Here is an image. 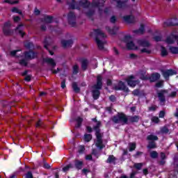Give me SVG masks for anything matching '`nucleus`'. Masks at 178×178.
Instances as JSON below:
<instances>
[{"instance_id":"1","label":"nucleus","mask_w":178,"mask_h":178,"mask_svg":"<svg viewBox=\"0 0 178 178\" xmlns=\"http://www.w3.org/2000/svg\"><path fill=\"white\" fill-rule=\"evenodd\" d=\"M104 3L105 0H95L92 3H90L88 0H81L79 2V6H75L74 0H72V3H70V8L71 9H81L83 8L87 16H92L95 10H99V8H102Z\"/></svg>"},{"instance_id":"2","label":"nucleus","mask_w":178,"mask_h":178,"mask_svg":"<svg viewBox=\"0 0 178 178\" xmlns=\"http://www.w3.org/2000/svg\"><path fill=\"white\" fill-rule=\"evenodd\" d=\"M124 42L127 44V49H139L142 54H149L151 52V49H149V42L147 40H138V46H136L131 40V37L127 35L124 38Z\"/></svg>"},{"instance_id":"3","label":"nucleus","mask_w":178,"mask_h":178,"mask_svg":"<svg viewBox=\"0 0 178 178\" xmlns=\"http://www.w3.org/2000/svg\"><path fill=\"white\" fill-rule=\"evenodd\" d=\"M95 126L94 127V129L96 130V137L97 139L95 141V145L99 149H102V148H105V145H104V143L102 142V136H104L103 134H101L99 130V127H101V122L96 121L95 119H94Z\"/></svg>"},{"instance_id":"4","label":"nucleus","mask_w":178,"mask_h":178,"mask_svg":"<svg viewBox=\"0 0 178 178\" xmlns=\"http://www.w3.org/2000/svg\"><path fill=\"white\" fill-rule=\"evenodd\" d=\"M94 34L96 35V42L99 49H104V46L106 44V41L104 38H106V35L100 29H95Z\"/></svg>"},{"instance_id":"5","label":"nucleus","mask_w":178,"mask_h":178,"mask_svg":"<svg viewBox=\"0 0 178 178\" xmlns=\"http://www.w3.org/2000/svg\"><path fill=\"white\" fill-rule=\"evenodd\" d=\"M102 88V76L99 75L97 76V84L92 87V94L94 99H98L99 97V90Z\"/></svg>"},{"instance_id":"6","label":"nucleus","mask_w":178,"mask_h":178,"mask_svg":"<svg viewBox=\"0 0 178 178\" xmlns=\"http://www.w3.org/2000/svg\"><path fill=\"white\" fill-rule=\"evenodd\" d=\"M113 122H114V123H117L123 126L124 124H127V122H129V118H127V116L123 113H118L113 118Z\"/></svg>"},{"instance_id":"7","label":"nucleus","mask_w":178,"mask_h":178,"mask_svg":"<svg viewBox=\"0 0 178 178\" xmlns=\"http://www.w3.org/2000/svg\"><path fill=\"white\" fill-rule=\"evenodd\" d=\"M126 81L128 86H129V87H132L133 88L136 87V84H138V81L136 80V78L133 75L129 76L126 79Z\"/></svg>"},{"instance_id":"8","label":"nucleus","mask_w":178,"mask_h":178,"mask_svg":"<svg viewBox=\"0 0 178 178\" xmlns=\"http://www.w3.org/2000/svg\"><path fill=\"white\" fill-rule=\"evenodd\" d=\"M178 19L177 17H173L170 19H167L163 23L164 27H169V26H177Z\"/></svg>"},{"instance_id":"9","label":"nucleus","mask_w":178,"mask_h":178,"mask_svg":"<svg viewBox=\"0 0 178 178\" xmlns=\"http://www.w3.org/2000/svg\"><path fill=\"white\" fill-rule=\"evenodd\" d=\"M178 35H176L175 32H172L170 36H168L165 40L167 44H175V41L177 40Z\"/></svg>"},{"instance_id":"10","label":"nucleus","mask_w":178,"mask_h":178,"mask_svg":"<svg viewBox=\"0 0 178 178\" xmlns=\"http://www.w3.org/2000/svg\"><path fill=\"white\" fill-rule=\"evenodd\" d=\"M175 74H177V72L172 70H166L163 71V76L166 80L169 79L170 76H175Z\"/></svg>"},{"instance_id":"11","label":"nucleus","mask_w":178,"mask_h":178,"mask_svg":"<svg viewBox=\"0 0 178 178\" xmlns=\"http://www.w3.org/2000/svg\"><path fill=\"white\" fill-rule=\"evenodd\" d=\"M115 90H122V91H129V88L126 87L124 83L120 81L118 86L115 87Z\"/></svg>"},{"instance_id":"12","label":"nucleus","mask_w":178,"mask_h":178,"mask_svg":"<svg viewBox=\"0 0 178 178\" xmlns=\"http://www.w3.org/2000/svg\"><path fill=\"white\" fill-rule=\"evenodd\" d=\"M165 94H166V91L165 90H161L158 92V97L161 105H163V104H165Z\"/></svg>"},{"instance_id":"13","label":"nucleus","mask_w":178,"mask_h":178,"mask_svg":"<svg viewBox=\"0 0 178 178\" xmlns=\"http://www.w3.org/2000/svg\"><path fill=\"white\" fill-rule=\"evenodd\" d=\"M9 27H10V23L6 22L3 27V32L5 35H9L10 34V29H9Z\"/></svg>"},{"instance_id":"14","label":"nucleus","mask_w":178,"mask_h":178,"mask_svg":"<svg viewBox=\"0 0 178 178\" xmlns=\"http://www.w3.org/2000/svg\"><path fill=\"white\" fill-rule=\"evenodd\" d=\"M123 20L126 22V23H134L136 19L134 16L133 15H127L123 17Z\"/></svg>"},{"instance_id":"15","label":"nucleus","mask_w":178,"mask_h":178,"mask_svg":"<svg viewBox=\"0 0 178 178\" xmlns=\"http://www.w3.org/2000/svg\"><path fill=\"white\" fill-rule=\"evenodd\" d=\"M72 44H73L72 40L61 41V45L63 48H69V47H72Z\"/></svg>"},{"instance_id":"16","label":"nucleus","mask_w":178,"mask_h":178,"mask_svg":"<svg viewBox=\"0 0 178 178\" xmlns=\"http://www.w3.org/2000/svg\"><path fill=\"white\" fill-rule=\"evenodd\" d=\"M37 56V54L33 52V51H30L29 52L25 53V58L26 59H34Z\"/></svg>"},{"instance_id":"17","label":"nucleus","mask_w":178,"mask_h":178,"mask_svg":"<svg viewBox=\"0 0 178 178\" xmlns=\"http://www.w3.org/2000/svg\"><path fill=\"white\" fill-rule=\"evenodd\" d=\"M44 62H47V63H48V65H50L51 67H55V66H56V63H55V60H54V59L52 58H45Z\"/></svg>"},{"instance_id":"18","label":"nucleus","mask_w":178,"mask_h":178,"mask_svg":"<svg viewBox=\"0 0 178 178\" xmlns=\"http://www.w3.org/2000/svg\"><path fill=\"white\" fill-rule=\"evenodd\" d=\"M160 77H161V74H159L158 73H154V74H152V76L149 78V80L152 82L156 81V80H159V79H160Z\"/></svg>"},{"instance_id":"19","label":"nucleus","mask_w":178,"mask_h":178,"mask_svg":"<svg viewBox=\"0 0 178 178\" xmlns=\"http://www.w3.org/2000/svg\"><path fill=\"white\" fill-rule=\"evenodd\" d=\"M23 25L20 24L18 27L16 29V32L19 33L21 36L24 37V32H23L22 29Z\"/></svg>"},{"instance_id":"20","label":"nucleus","mask_w":178,"mask_h":178,"mask_svg":"<svg viewBox=\"0 0 178 178\" xmlns=\"http://www.w3.org/2000/svg\"><path fill=\"white\" fill-rule=\"evenodd\" d=\"M116 158L113 155H110L107 159V163H115Z\"/></svg>"},{"instance_id":"21","label":"nucleus","mask_w":178,"mask_h":178,"mask_svg":"<svg viewBox=\"0 0 178 178\" xmlns=\"http://www.w3.org/2000/svg\"><path fill=\"white\" fill-rule=\"evenodd\" d=\"M67 17H68L69 23L72 24V20H74V18L76 17V16L74 15V13L73 12H70L68 14Z\"/></svg>"},{"instance_id":"22","label":"nucleus","mask_w":178,"mask_h":178,"mask_svg":"<svg viewBox=\"0 0 178 178\" xmlns=\"http://www.w3.org/2000/svg\"><path fill=\"white\" fill-rule=\"evenodd\" d=\"M75 166L77 169H81V168H83V161L80 160H76Z\"/></svg>"},{"instance_id":"23","label":"nucleus","mask_w":178,"mask_h":178,"mask_svg":"<svg viewBox=\"0 0 178 178\" xmlns=\"http://www.w3.org/2000/svg\"><path fill=\"white\" fill-rule=\"evenodd\" d=\"M147 140H149V141H156L158 140V136L154 134H150L147 136Z\"/></svg>"},{"instance_id":"24","label":"nucleus","mask_w":178,"mask_h":178,"mask_svg":"<svg viewBox=\"0 0 178 178\" xmlns=\"http://www.w3.org/2000/svg\"><path fill=\"white\" fill-rule=\"evenodd\" d=\"M88 65V60L84 59L82 60L81 63V67L83 70H86V69H87V66Z\"/></svg>"},{"instance_id":"25","label":"nucleus","mask_w":178,"mask_h":178,"mask_svg":"<svg viewBox=\"0 0 178 178\" xmlns=\"http://www.w3.org/2000/svg\"><path fill=\"white\" fill-rule=\"evenodd\" d=\"M170 51L171 54H178V47H170Z\"/></svg>"},{"instance_id":"26","label":"nucleus","mask_w":178,"mask_h":178,"mask_svg":"<svg viewBox=\"0 0 178 178\" xmlns=\"http://www.w3.org/2000/svg\"><path fill=\"white\" fill-rule=\"evenodd\" d=\"M92 140V136L91 134H85L84 135V140L87 143L91 141Z\"/></svg>"},{"instance_id":"27","label":"nucleus","mask_w":178,"mask_h":178,"mask_svg":"<svg viewBox=\"0 0 178 178\" xmlns=\"http://www.w3.org/2000/svg\"><path fill=\"white\" fill-rule=\"evenodd\" d=\"M130 120L132 122H138V120H140V116L138 115H134L133 117L130 118Z\"/></svg>"},{"instance_id":"28","label":"nucleus","mask_w":178,"mask_h":178,"mask_svg":"<svg viewBox=\"0 0 178 178\" xmlns=\"http://www.w3.org/2000/svg\"><path fill=\"white\" fill-rule=\"evenodd\" d=\"M44 23H52V17L45 16L44 19Z\"/></svg>"},{"instance_id":"29","label":"nucleus","mask_w":178,"mask_h":178,"mask_svg":"<svg viewBox=\"0 0 178 178\" xmlns=\"http://www.w3.org/2000/svg\"><path fill=\"white\" fill-rule=\"evenodd\" d=\"M6 3H9L10 5H14L15 3H17L19 2L17 0H4Z\"/></svg>"},{"instance_id":"30","label":"nucleus","mask_w":178,"mask_h":178,"mask_svg":"<svg viewBox=\"0 0 178 178\" xmlns=\"http://www.w3.org/2000/svg\"><path fill=\"white\" fill-rule=\"evenodd\" d=\"M147 148L154 149L156 148V144L154 142H150L147 146Z\"/></svg>"},{"instance_id":"31","label":"nucleus","mask_w":178,"mask_h":178,"mask_svg":"<svg viewBox=\"0 0 178 178\" xmlns=\"http://www.w3.org/2000/svg\"><path fill=\"white\" fill-rule=\"evenodd\" d=\"M72 88H73L74 91H75V92H79V91H80V89L77 86L76 83H72Z\"/></svg>"},{"instance_id":"32","label":"nucleus","mask_w":178,"mask_h":178,"mask_svg":"<svg viewBox=\"0 0 178 178\" xmlns=\"http://www.w3.org/2000/svg\"><path fill=\"white\" fill-rule=\"evenodd\" d=\"M174 167L175 172L178 173V159H175L174 161Z\"/></svg>"},{"instance_id":"33","label":"nucleus","mask_w":178,"mask_h":178,"mask_svg":"<svg viewBox=\"0 0 178 178\" xmlns=\"http://www.w3.org/2000/svg\"><path fill=\"white\" fill-rule=\"evenodd\" d=\"M136 149V143H129V151H134Z\"/></svg>"},{"instance_id":"34","label":"nucleus","mask_w":178,"mask_h":178,"mask_svg":"<svg viewBox=\"0 0 178 178\" xmlns=\"http://www.w3.org/2000/svg\"><path fill=\"white\" fill-rule=\"evenodd\" d=\"M151 120L153 123H156V124H158L160 122L159 118L155 116L152 117L151 118Z\"/></svg>"},{"instance_id":"35","label":"nucleus","mask_w":178,"mask_h":178,"mask_svg":"<svg viewBox=\"0 0 178 178\" xmlns=\"http://www.w3.org/2000/svg\"><path fill=\"white\" fill-rule=\"evenodd\" d=\"M72 168H73V165L72 164H68L67 165H66L65 167H64L63 168V170L64 172H67V170H69V169H72Z\"/></svg>"},{"instance_id":"36","label":"nucleus","mask_w":178,"mask_h":178,"mask_svg":"<svg viewBox=\"0 0 178 178\" xmlns=\"http://www.w3.org/2000/svg\"><path fill=\"white\" fill-rule=\"evenodd\" d=\"M79 73V65H75L73 67V74H77Z\"/></svg>"},{"instance_id":"37","label":"nucleus","mask_w":178,"mask_h":178,"mask_svg":"<svg viewBox=\"0 0 178 178\" xmlns=\"http://www.w3.org/2000/svg\"><path fill=\"white\" fill-rule=\"evenodd\" d=\"M106 30H107L109 34H116V31H115L114 29H111L109 26H107L106 28Z\"/></svg>"},{"instance_id":"38","label":"nucleus","mask_w":178,"mask_h":178,"mask_svg":"<svg viewBox=\"0 0 178 178\" xmlns=\"http://www.w3.org/2000/svg\"><path fill=\"white\" fill-rule=\"evenodd\" d=\"M150 156H151L152 158H154V159L158 158V152H155V151L151 152V153H150Z\"/></svg>"},{"instance_id":"39","label":"nucleus","mask_w":178,"mask_h":178,"mask_svg":"<svg viewBox=\"0 0 178 178\" xmlns=\"http://www.w3.org/2000/svg\"><path fill=\"white\" fill-rule=\"evenodd\" d=\"M161 55L162 56H166L168 55V51L165 47L161 48Z\"/></svg>"},{"instance_id":"40","label":"nucleus","mask_w":178,"mask_h":178,"mask_svg":"<svg viewBox=\"0 0 178 178\" xmlns=\"http://www.w3.org/2000/svg\"><path fill=\"white\" fill-rule=\"evenodd\" d=\"M116 1L118 6H122V3H124L125 2H127V0H115Z\"/></svg>"},{"instance_id":"41","label":"nucleus","mask_w":178,"mask_h":178,"mask_svg":"<svg viewBox=\"0 0 178 178\" xmlns=\"http://www.w3.org/2000/svg\"><path fill=\"white\" fill-rule=\"evenodd\" d=\"M83 122V119L82 118H78L76 119V127H80V126H81V122Z\"/></svg>"},{"instance_id":"42","label":"nucleus","mask_w":178,"mask_h":178,"mask_svg":"<svg viewBox=\"0 0 178 178\" xmlns=\"http://www.w3.org/2000/svg\"><path fill=\"white\" fill-rule=\"evenodd\" d=\"M161 133H164L165 134H166L167 133H169V129L166 127H164L161 128Z\"/></svg>"},{"instance_id":"43","label":"nucleus","mask_w":178,"mask_h":178,"mask_svg":"<svg viewBox=\"0 0 178 178\" xmlns=\"http://www.w3.org/2000/svg\"><path fill=\"white\" fill-rule=\"evenodd\" d=\"M12 12H13L14 13H19V15H22V11H19L17 8H13L12 9Z\"/></svg>"},{"instance_id":"44","label":"nucleus","mask_w":178,"mask_h":178,"mask_svg":"<svg viewBox=\"0 0 178 178\" xmlns=\"http://www.w3.org/2000/svg\"><path fill=\"white\" fill-rule=\"evenodd\" d=\"M134 168L136 169H141V168H143V163H135Z\"/></svg>"},{"instance_id":"45","label":"nucleus","mask_w":178,"mask_h":178,"mask_svg":"<svg viewBox=\"0 0 178 178\" xmlns=\"http://www.w3.org/2000/svg\"><path fill=\"white\" fill-rule=\"evenodd\" d=\"M19 63L22 65V66H27V61L26 60H20Z\"/></svg>"},{"instance_id":"46","label":"nucleus","mask_w":178,"mask_h":178,"mask_svg":"<svg viewBox=\"0 0 178 178\" xmlns=\"http://www.w3.org/2000/svg\"><path fill=\"white\" fill-rule=\"evenodd\" d=\"M162 86H163V81H161L156 84V87L158 88L162 87Z\"/></svg>"},{"instance_id":"47","label":"nucleus","mask_w":178,"mask_h":178,"mask_svg":"<svg viewBox=\"0 0 178 178\" xmlns=\"http://www.w3.org/2000/svg\"><path fill=\"white\" fill-rule=\"evenodd\" d=\"M138 33L140 34H143L144 33V25H141L140 29L138 30Z\"/></svg>"},{"instance_id":"48","label":"nucleus","mask_w":178,"mask_h":178,"mask_svg":"<svg viewBox=\"0 0 178 178\" xmlns=\"http://www.w3.org/2000/svg\"><path fill=\"white\" fill-rule=\"evenodd\" d=\"M25 178H33V174L31 172H29L26 175Z\"/></svg>"},{"instance_id":"49","label":"nucleus","mask_w":178,"mask_h":178,"mask_svg":"<svg viewBox=\"0 0 178 178\" xmlns=\"http://www.w3.org/2000/svg\"><path fill=\"white\" fill-rule=\"evenodd\" d=\"M17 52H19V50H13V51H12L11 52H10V55L12 56H15V55H16V53Z\"/></svg>"},{"instance_id":"50","label":"nucleus","mask_w":178,"mask_h":178,"mask_svg":"<svg viewBox=\"0 0 178 178\" xmlns=\"http://www.w3.org/2000/svg\"><path fill=\"white\" fill-rule=\"evenodd\" d=\"M86 159L87 161H91V159H92V156H91V154H88L86 156Z\"/></svg>"},{"instance_id":"51","label":"nucleus","mask_w":178,"mask_h":178,"mask_svg":"<svg viewBox=\"0 0 178 178\" xmlns=\"http://www.w3.org/2000/svg\"><path fill=\"white\" fill-rule=\"evenodd\" d=\"M133 94H134V95H140V90H135L133 91Z\"/></svg>"},{"instance_id":"52","label":"nucleus","mask_w":178,"mask_h":178,"mask_svg":"<svg viewBox=\"0 0 178 178\" xmlns=\"http://www.w3.org/2000/svg\"><path fill=\"white\" fill-rule=\"evenodd\" d=\"M164 116H165V111H160L159 118H164Z\"/></svg>"},{"instance_id":"53","label":"nucleus","mask_w":178,"mask_h":178,"mask_svg":"<svg viewBox=\"0 0 178 178\" xmlns=\"http://www.w3.org/2000/svg\"><path fill=\"white\" fill-rule=\"evenodd\" d=\"M115 22H116V17H115V16L111 17V23H115Z\"/></svg>"},{"instance_id":"54","label":"nucleus","mask_w":178,"mask_h":178,"mask_svg":"<svg viewBox=\"0 0 178 178\" xmlns=\"http://www.w3.org/2000/svg\"><path fill=\"white\" fill-rule=\"evenodd\" d=\"M110 100H111L112 102H115L116 101V97L115 96L112 95L109 97Z\"/></svg>"},{"instance_id":"55","label":"nucleus","mask_w":178,"mask_h":178,"mask_svg":"<svg viewBox=\"0 0 178 178\" xmlns=\"http://www.w3.org/2000/svg\"><path fill=\"white\" fill-rule=\"evenodd\" d=\"M66 87V82L65 81H63L61 82V88H65Z\"/></svg>"},{"instance_id":"56","label":"nucleus","mask_w":178,"mask_h":178,"mask_svg":"<svg viewBox=\"0 0 178 178\" xmlns=\"http://www.w3.org/2000/svg\"><path fill=\"white\" fill-rule=\"evenodd\" d=\"M84 147L83 146H81L80 147V149H79V154H83V152H84Z\"/></svg>"},{"instance_id":"57","label":"nucleus","mask_w":178,"mask_h":178,"mask_svg":"<svg viewBox=\"0 0 178 178\" xmlns=\"http://www.w3.org/2000/svg\"><path fill=\"white\" fill-rule=\"evenodd\" d=\"M129 57L131 58V59H136V58H137V56H136V54H131L129 55Z\"/></svg>"},{"instance_id":"58","label":"nucleus","mask_w":178,"mask_h":178,"mask_svg":"<svg viewBox=\"0 0 178 178\" xmlns=\"http://www.w3.org/2000/svg\"><path fill=\"white\" fill-rule=\"evenodd\" d=\"M25 80L26 81H30V80H31V76L28 75L25 77Z\"/></svg>"},{"instance_id":"59","label":"nucleus","mask_w":178,"mask_h":178,"mask_svg":"<svg viewBox=\"0 0 178 178\" xmlns=\"http://www.w3.org/2000/svg\"><path fill=\"white\" fill-rule=\"evenodd\" d=\"M13 19H14V22H17L20 20V17H19L17 16L14 17Z\"/></svg>"},{"instance_id":"60","label":"nucleus","mask_w":178,"mask_h":178,"mask_svg":"<svg viewBox=\"0 0 178 178\" xmlns=\"http://www.w3.org/2000/svg\"><path fill=\"white\" fill-rule=\"evenodd\" d=\"M154 40H155L156 41H161V40H162V38H161V36H156V37L154 38Z\"/></svg>"},{"instance_id":"61","label":"nucleus","mask_w":178,"mask_h":178,"mask_svg":"<svg viewBox=\"0 0 178 178\" xmlns=\"http://www.w3.org/2000/svg\"><path fill=\"white\" fill-rule=\"evenodd\" d=\"M44 168H45V169H49L51 168V165H49V164L48 163H44Z\"/></svg>"},{"instance_id":"62","label":"nucleus","mask_w":178,"mask_h":178,"mask_svg":"<svg viewBox=\"0 0 178 178\" xmlns=\"http://www.w3.org/2000/svg\"><path fill=\"white\" fill-rule=\"evenodd\" d=\"M149 111H156V106H153L149 108Z\"/></svg>"},{"instance_id":"63","label":"nucleus","mask_w":178,"mask_h":178,"mask_svg":"<svg viewBox=\"0 0 178 178\" xmlns=\"http://www.w3.org/2000/svg\"><path fill=\"white\" fill-rule=\"evenodd\" d=\"M161 159H165V158H166L165 153H161Z\"/></svg>"},{"instance_id":"64","label":"nucleus","mask_w":178,"mask_h":178,"mask_svg":"<svg viewBox=\"0 0 178 178\" xmlns=\"http://www.w3.org/2000/svg\"><path fill=\"white\" fill-rule=\"evenodd\" d=\"M34 13L35 15H40V11L38 10V9H35Z\"/></svg>"}]
</instances>
